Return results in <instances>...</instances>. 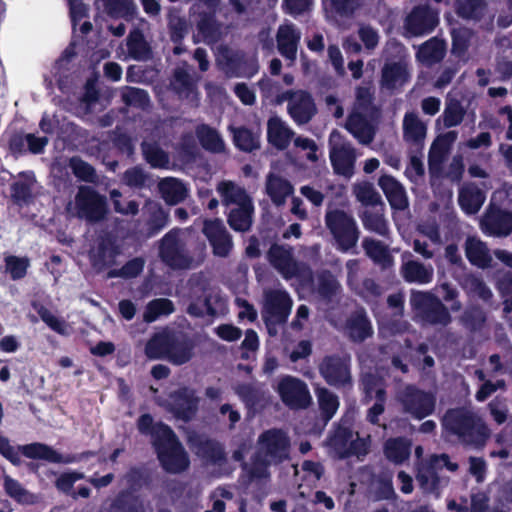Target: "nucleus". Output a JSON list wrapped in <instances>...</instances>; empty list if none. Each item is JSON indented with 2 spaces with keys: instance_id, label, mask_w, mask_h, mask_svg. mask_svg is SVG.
Listing matches in <instances>:
<instances>
[{
  "instance_id": "2f4dec72",
  "label": "nucleus",
  "mask_w": 512,
  "mask_h": 512,
  "mask_svg": "<svg viewBox=\"0 0 512 512\" xmlns=\"http://www.w3.org/2000/svg\"><path fill=\"white\" fill-rule=\"evenodd\" d=\"M401 273L405 281L409 283L428 284L433 280L434 268L420 261L409 260L402 264Z\"/></svg>"
},
{
  "instance_id": "cd10ccee",
  "label": "nucleus",
  "mask_w": 512,
  "mask_h": 512,
  "mask_svg": "<svg viewBox=\"0 0 512 512\" xmlns=\"http://www.w3.org/2000/svg\"><path fill=\"white\" fill-rule=\"evenodd\" d=\"M485 191L473 183L466 184L459 192L458 202L468 215L476 214L485 202Z\"/></svg>"
},
{
  "instance_id": "de8ad7c7",
  "label": "nucleus",
  "mask_w": 512,
  "mask_h": 512,
  "mask_svg": "<svg viewBox=\"0 0 512 512\" xmlns=\"http://www.w3.org/2000/svg\"><path fill=\"white\" fill-rule=\"evenodd\" d=\"M236 394L249 409H257L265 401V391L260 386L244 384L235 387Z\"/></svg>"
},
{
  "instance_id": "20e7f679",
  "label": "nucleus",
  "mask_w": 512,
  "mask_h": 512,
  "mask_svg": "<svg viewBox=\"0 0 512 512\" xmlns=\"http://www.w3.org/2000/svg\"><path fill=\"white\" fill-rule=\"evenodd\" d=\"M443 426L470 444L482 445L489 436L486 424L465 409L448 411L443 418Z\"/></svg>"
},
{
  "instance_id": "9b49d317",
  "label": "nucleus",
  "mask_w": 512,
  "mask_h": 512,
  "mask_svg": "<svg viewBox=\"0 0 512 512\" xmlns=\"http://www.w3.org/2000/svg\"><path fill=\"white\" fill-rule=\"evenodd\" d=\"M330 160L334 171L350 178L354 173V165L356 161L355 149L344 141L342 135L338 131H332L329 137Z\"/></svg>"
},
{
  "instance_id": "e2e57ef3",
  "label": "nucleus",
  "mask_w": 512,
  "mask_h": 512,
  "mask_svg": "<svg viewBox=\"0 0 512 512\" xmlns=\"http://www.w3.org/2000/svg\"><path fill=\"white\" fill-rule=\"evenodd\" d=\"M363 248L373 261L383 266L390 264V255L387 247L381 242L367 238L363 241Z\"/></svg>"
},
{
  "instance_id": "79ce46f5",
  "label": "nucleus",
  "mask_w": 512,
  "mask_h": 512,
  "mask_svg": "<svg viewBox=\"0 0 512 512\" xmlns=\"http://www.w3.org/2000/svg\"><path fill=\"white\" fill-rule=\"evenodd\" d=\"M363 226L366 230L385 236L388 233V224L383 217V204L367 208L361 215Z\"/></svg>"
},
{
  "instance_id": "49530a36",
  "label": "nucleus",
  "mask_w": 512,
  "mask_h": 512,
  "mask_svg": "<svg viewBox=\"0 0 512 512\" xmlns=\"http://www.w3.org/2000/svg\"><path fill=\"white\" fill-rule=\"evenodd\" d=\"M253 204L249 203L233 208L228 215L230 227L239 232H245L252 225Z\"/></svg>"
},
{
  "instance_id": "dca6fc26",
  "label": "nucleus",
  "mask_w": 512,
  "mask_h": 512,
  "mask_svg": "<svg viewBox=\"0 0 512 512\" xmlns=\"http://www.w3.org/2000/svg\"><path fill=\"white\" fill-rule=\"evenodd\" d=\"M499 204L491 203L489 209L480 220L483 233L490 236H507L512 232V213L502 210Z\"/></svg>"
},
{
  "instance_id": "2eb2a0df",
  "label": "nucleus",
  "mask_w": 512,
  "mask_h": 512,
  "mask_svg": "<svg viewBox=\"0 0 512 512\" xmlns=\"http://www.w3.org/2000/svg\"><path fill=\"white\" fill-rule=\"evenodd\" d=\"M288 101V113L297 124H305L316 112L311 96L304 91L285 92L279 102Z\"/></svg>"
},
{
  "instance_id": "1a4fd4ad",
  "label": "nucleus",
  "mask_w": 512,
  "mask_h": 512,
  "mask_svg": "<svg viewBox=\"0 0 512 512\" xmlns=\"http://www.w3.org/2000/svg\"><path fill=\"white\" fill-rule=\"evenodd\" d=\"M268 260L270 264L285 279L311 277L310 270L302 263H298L292 253V248L288 246L274 244L268 251Z\"/></svg>"
},
{
  "instance_id": "864d4df0",
  "label": "nucleus",
  "mask_w": 512,
  "mask_h": 512,
  "mask_svg": "<svg viewBox=\"0 0 512 512\" xmlns=\"http://www.w3.org/2000/svg\"><path fill=\"white\" fill-rule=\"evenodd\" d=\"M174 312V305L171 300L159 298L150 301L144 312L143 318L146 322L156 321L161 316H168Z\"/></svg>"
},
{
  "instance_id": "338daca9",
  "label": "nucleus",
  "mask_w": 512,
  "mask_h": 512,
  "mask_svg": "<svg viewBox=\"0 0 512 512\" xmlns=\"http://www.w3.org/2000/svg\"><path fill=\"white\" fill-rule=\"evenodd\" d=\"M6 272L9 273L13 280L23 278L30 265L29 259L26 257L7 256L5 257Z\"/></svg>"
},
{
  "instance_id": "b1692460",
  "label": "nucleus",
  "mask_w": 512,
  "mask_h": 512,
  "mask_svg": "<svg viewBox=\"0 0 512 512\" xmlns=\"http://www.w3.org/2000/svg\"><path fill=\"white\" fill-rule=\"evenodd\" d=\"M120 252V247L113 238H101L98 245L90 251L93 267L97 270H103L114 265Z\"/></svg>"
},
{
  "instance_id": "0eeeda50",
  "label": "nucleus",
  "mask_w": 512,
  "mask_h": 512,
  "mask_svg": "<svg viewBox=\"0 0 512 512\" xmlns=\"http://www.w3.org/2000/svg\"><path fill=\"white\" fill-rule=\"evenodd\" d=\"M325 223L336 241L338 250L347 252L356 246L359 230L351 215L343 210H331L326 213Z\"/></svg>"
},
{
  "instance_id": "6e6552de",
  "label": "nucleus",
  "mask_w": 512,
  "mask_h": 512,
  "mask_svg": "<svg viewBox=\"0 0 512 512\" xmlns=\"http://www.w3.org/2000/svg\"><path fill=\"white\" fill-rule=\"evenodd\" d=\"M410 304L424 323L446 326L451 316L444 304L428 292H413Z\"/></svg>"
},
{
  "instance_id": "a211bd4d",
  "label": "nucleus",
  "mask_w": 512,
  "mask_h": 512,
  "mask_svg": "<svg viewBox=\"0 0 512 512\" xmlns=\"http://www.w3.org/2000/svg\"><path fill=\"white\" fill-rule=\"evenodd\" d=\"M265 312L267 320L273 323H283L290 315L293 301L289 294L282 289L266 290Z\"/></svg>"
},
{
  "instance_id": "4c0bfd02",
  "label": "nucleus",
  "mask_w": 512,
  "mask_h": 512,
  "mask_svg": "<svg viewBox=\"0 0 512 512\" xmlns=\"http://www.w3.org/2000/svg\"><path fill=\"white\" fill-rule=\"evenodd\" d=\"M200 145L212 153H221L225 150V143L218 131L206 124L197 126L195 130Z\"/></svg>"
},
{
  "instance_id": "ea45409f",
  "label": "nucleus",
  "mask_w": 512,
  "mask_h": 512,
  "mask_svg": "<svg viewBox=\"0 0 512 512\" xmlns=\"http://www.w3.org/2000/svg\"><path fill=\"white\" fill-rule=\"evenodd\" d=\"M173 333L162 331L155 333L147 342L145 354L149 359H166Z\"/></svg>"
},
{
  "instance_id": "4468645a",
  "label": "nucleus",
  "mask_w": 512,
  "mask_h": 512,
  "mask_svg": "<svg viewBox=\"0 0 512 512\" xmlns=\"http://www.w3.org/2000/svg\"><path fill=\"white\" fill-rule=\"evenodd\" d=\"M159 403L165 406L177 419L188 421L197 412L199 398L194 390L181 388L172 393L167 401Z\"/></svg>"
},
{
  "instance_id": "412c9836",
  "label": "nucleus",
  "mask_w": 512,
  "mask_h": 512,
  "mask_svg": "<svg viewBox=\"0 0 512 512\" xmlns=\"http://www.w3.org/2000/svg\"><path fill=\"white\" fill-rule=\"evenodd\" d=\"M301 31L292 23H282L276 32V43L279 53L288 61H295Z\"/></svg>"
},
{
  "instance_id": "8fccbe9b",
  "label": "nucleus",
  "mask_w": 512,
  "mask_h": 512,
  "mask_svg": "<svg viewBox=\"0 0 512 512\" xmlns=\"http://www.w3.org/2000/svg\"><path fill=\"white\" fill-rule=\"evenodd\" d=\"M485 0H457L456 13L459 17L467 20H480L485 12Z\"/></svg>"
},
{
  "instance_id": "ddd939ff",
  "label": "nucleus",
  "mask_w": 512,
  "mask_h": 512,
  "mask_svg": "<svg viewBox=\"0 0 512 512\" xmlns=\"http://www.w3.org/2000/svg\"><path fill=\"white\" fill-rule=\"evenodd\" d=\"M398 399L404 411L416 419L425 418L435 408V397L431 393L418 390L413 386H408L400 392Z\"/></svg>"
},
{
  "instance_id": "774afa93",
  "label": "nucleus",
  "mask_w": 512,
  "mask_h": 512,
  "mask_svg": "<svg viewBox=\"0 0 512 512\" xmlns=\"http://www.w3.org/2000/svg\"><path fill=\"white\" fill-rule=\"evenodd\" d=\"M37 312L42 321L45 322L53 331L64 336L70 334V326L66 323L65 320L58 318L43 306H41Z\"/></svg>"
},
{
  "instance_id": "aec40b11",
  "label": "nucleus",
  "mask_w": 512,
  "mask_h": 512,
  "mask_svg": "<svg viewBox=\"0 0 512 512\" xmlns=\"http://www.w3.org/2000/svg\"><path fill=\"white\" fill-rule=\"evenodd\" d=\"M203 233L209 240L213 253L219 257L229 255L233 243L221 220H207L204 222Z\"/></svg>"
},
{
  "instance_id": "c85d7f7f",
  "label": "nucleus",
  "mask_w": 512,
  "mask_h": 512,
  "mask_svg": "<svg viewBox=\"0 0 512 512\" xmlns=\"http://www.w3.org/2000/svg\"><path fill=\"white\" fill-rule=\"evenodd\" d=\"M203 297L194 299L188 306L187 312L194 317H201L205 314L214 316L222 312L225 302L218 297L207 295L204 288L201 287Z\"/></svg>"
},
{
  "instance_id": "bb28decb",
  "label": "nucleus",
  "mask_w": 512,
  "mask_h": 512,
  "mask_svg": "<svg viewBox=\"0 0 512 512\" xmlns=\"http://www.w3.org/2000/svg\"><path fill=\"white\" fill-rule=\"evenodd\" d=\"M403 139L405 142L413 145H422L427 134V125L414 112H407L404 115Z\"/></svg>"
},
{
  "instance_id": "603ef678",
  "label": "nucleus",
  "mask_w": 512,
  "mask_h": 512,
  "mask_svg": "<svg viewBox=\"0 0 512 512\" xmlns=\"http://www.w3.org/2000/svg\"><path fill=\"white\" fill-rule=\"evenodd\" d=\"M142 151L146 161L153 167L159 169H170L168 154L158 145L143 142Z\"/></svg>"
},
{
  "instance_id": "bf43d9fd",
  "label": "nucleus",
  "mask_w": 512,
  "mask_h": 512,
  "mask_svg": "<svg viewBox=\"0 0 512 512\" xmlns=\"http://www.w3.org/2000/svg\"><path fill=\"white\" fill-rule=\"evenodd\" d=\"M317 398L319 406L325 421H329L339 407L338 397L327 390L326 388H320L317 390Z\"/></svg>"
},
{
  "instance_id": "7c9ffc66",
  "label": "nucleus",
  "mask_w": 512,
  "mask_h": 512,
  "mask_svg": "<svg viewBox=\"0 0 512 512\" xmlns=\"http://www.w3.org/2000/svg\"><path fill=\"white\" fill-rule=\"evenodd\" d=\"M379 186L393 209L404 210L408 207V199L405 190L396 179L384 175L379 179Z\"/></svg>"
},
{
  "instance_id": "473e14b6",
  "label": "nucleus",
  "mask_w": 512,
  "mask_h": 512,
  "mask_svg": "<svg viewBox=\"0 0 512 512\" xmlns=\"http://www.w3.org/2000/svg\"><path fill=\"white\" fill-rule=\"evenodd\" d=\"M457 132L449 131L438 136L432 143L429 151V166L431 171L438 170L449 152L450 146L457 139Z\"/></svg>"
},
{
  "instance_id": "6ab92c4d",
  "label": "nucleus",
  "mask_w": 512,
  "mask_h": 512,
  "mask_svg": "<svg viewBox=\"0 0 512 512\" xmlns=\"http://www.w3.org/2000/svg\"><path fill=\"white\" fill-rule=\"evenodd\" d=\"M320 373L330 385L344 386L350 383L349 358L346 356L326 357L320 365Z\"/></svg>"
},
{
  "instance_id": "3c124183",
  "label": "nucleus",
  "mask_w": 512,
  "mask_h": 512,
  "mask_svg": "<svg viewBox=\"0 0 512 512\" xmlns=\"http://www.w3.org/2000/svg\"><path fill=\"white\" fill-rule=\"evenodd\" d=\"M406 66H384L382 72V85L387 89H396L408 80Z\"/></svg>"
},
{
  "instance_id": "7ed1b4c3",
  "label": "nucleus",
  "mask_w": 512,
  "mask_h": 512,
  "mask_svg": "<svg viewBox=\"0 0 512 512\" xmlns=\"http://www.w3.org/2000/svg\"><path fill=\"white\" fill-rule=\"evenodd\" d=\"M0 453L16 466L21 464L20 453L29 459L45 460L58 464L76 463L84 456V454L79 457L75 455H62L52 447L39 442L14 447L5 437H0Z\"/></svg>"
},
{
  "instance_id": "f257e3e1",
  "label": "nucleus",
  "mask_w": 512,
  "mask_h": 512,
  "mask_svg": "<svg viewBox=\"0 0 512 512\" xmlns=\"http://www.w3.org/2000/svg\"><path fill=\"white\" fill-rule=\"evenodd\" d=\"M289 452L290 440L287 434L280 429H269L258 437L256 454L244 470L251 481L267 480L270 477L269 467L288 459Z\"/></svg>"
},
{
  "instance_id": "39448f33",
  "label": "nucleus",
  "mask_w": 512,
  "mask_h": 512,
  "mask_svg": "<svg viewBox=\"0 0 512 512\" xmlns=\"http://www.w3.org/2000/svg\"><path fill=\"white\" fill-rule=\"evenodd\" d=\"M66 210L71 216L91 223L103 220L108 211L106 198L88 186L79 187L74 201L67 204Z\"/></svg>"
},
{
  "instance_id": "680f3d73",
  "label": "nucleus",
  "mask_w": 512,
  "mask_h": 512,
  "mask_svg": "<svg viewBox=\"0 0 512 512\" xmlns=\"http://www.w3.org/2000/svg\"><path fill=\"white\" fill-rule=\"evenodd\" d=\"M145 260L142 257H136L129 260L122 268L112 269L108 272V278L131 279L137 277L144 269Z\"/></svg>"
},
{
  "instance_id": "423d86ee",
  "label": "nucleus",
  "mask_w": 512,
  "mask_h": 512,
  "mask_svg": "<svg viewBox=\"0 0 512 512\" xmlns=\"http://www.w3.org/2000/svg\"><path fill=\"white\" fill-rule=\"evenodd\" d=\"M444 467L451 472L458 469V465L451 462L446 454L432 455L419 464L416 479L424 492L439 495L440 488L447 483V479L442 475Z\"/></svg>"
},
{
  "instance_id": "72a5a7b5",
  "label": "nucleus",
  "mask_w": 512,
  "mask_h": 512,
  "mask_svg": "<svg viewBox=\"0 0 512 512\" xmlns=\"http://www.w3.org/2000/svg\"><path fill=\"white\" fill-rule=\"evenodd\" d=\"M266 192L275 205L281 206L286 202L287 197L293 194L294 187L288 180L269 174L266 180Z\"/></svg>"
},
{
  "instance_id": "393cba45",
  "label": "nucleus",
  "mask_w": 512,
  "mask_h": 512,
  "mask_svg": "<svg viewBox=\"0 0 512 512\" xmlns=\"http://www.w3.org/2000/svg\"><path fill=\"white\" fill-rule=\"evenodd\" d=\"M465 255L468 261L481 269L491 266L493 257L485 242L476 236L467 237L464 244Z\"/></svg>"
},
{
  "instance_id": "4be33fe9",
  "label": "nucleus",
  "mask_w": 512,
  "mask_h": 512,
  "mask_svg": "<svg viewBox=\"0 0 512 512\" xmlns=\"http://www.w3.org/2000/svg\"><path fill=\"white\" fill-rule=\"evenodd\" d=\"M374 113L353 111L346 122V129L362 144H369L375 135V129L369 118Z\"/></svg>"
},
{
  "instance_id": "5701e85b",
  "label": "nucleus",
  "mask_w": 512,
  "mask_h": 512,
  "mask_svg": "<svg viewBox=\"0 0 512 512\" xmlns=\"http://www.w3.org/2000/svg\"><path fill=\"white\" fill-rule=\"evenodd\" d=\"M363 390L366 394V397L377 399V402L370 408L368 412V419L371 423L375 424L378 421V417L384 411V387L382 380L373 374H365L362 378Z\"/></svg>"
},
{
  "instance_id": "6e6d98bb",
  "label": "nucleus",
  "mask_w": 512,
  "mask_h": 512,
  "mask_svg": "<svg viewBox=\"0 0 512 512\" xmlns=\"http://www.w3.org/2000/svg\"><path fill=\"white\" fill-rule=\"evenodd\" d=\"M197 30L202 39L207 43L215 42L219 35V27L212 13H204L200 15L197 22Z\"/></svg>"
},
{
  "instance_id": "37998d69",
  "label": "nucleus",
  "mask_w": 512,
  "mask_h": 512,
  "mask_svg": "<svg viewBox=\"0 0 512 512\" xmlns=\"http://www.w3.org/2000/svg\"><path fill=\"white\" fill-rule=\"evenodd\" d=\"M193 345L173 334L171 345L166 355V360L174 365H181L188 362L192 357Z\"/></svg>"
},
{
  "instance_id": "f3484780",
  "label": "nucleus",
  "mask_w": 512,
  "mask_h": 512,
  "mask_svg": "<svg viewBox=\"0 0 512 512\" xmlns=\"http://www.w3.org/2000/svg\"><path fill=\"white\" fill-rule=\"evenodd\" d=\"M282 401L291 408H305L310 404L308 388L301 380L286 376L278 384Z\"/></svg>"
},
{
  "instance_id": "0e129e2a",
  "label": "nucleus",
  "mask_w": 512,
  "mask_h": 512,
  "mask_svg": "<svg viewBox=\"0 0 512 512\" xmlns=\"http://www.w3.org/2000/svg\"><path fill=\"white\" fill-rule=\"evenodd\" d=\"M465 111L458 102H451L446 105L441 118L438 122L442 121L445 128H451L459 125L464 118Z\"/></svg>"
},
{
  "instance_id": "c9c22d12",
  "label": "nucleus",
  "mask_w": 512,
  "mask_h": 512,
  "mask_svg": "<svg viewBox=\"0 0 512 512\" xmlns=\"http://www.w3.org/2000/svg\"><path fill=\"white\" fill-rule=\"evenodd\" d=\"M97 9H102L106 14L114 18H132L137 11L133 0H97Z\"/></svg>"
},
{
  "instance_id": "58836bf2",
  "label": "nucleus",
  "mask_w": 512,
  "mask_h": 512,
  "mask_svg": "<svg viewBox=\"0 0 512 512\" xmlns=\"http://www.w3.org/2000/svg\"><path fill=\"white\" fill-rule=\"evenodd\" d=\"M445 53V42L433 37L419 47L417 51V58L422 63L436 64L442 61Z\"/></svg>"
},
{
  "instance_id": "9d476101",
  "label": "nucleus",
  "mask_w": 512,
  "mask_h": 512,
  "mask_svg": "<svg viewBox=\"0 0 512 512\" xmlns=\"http://www.w3.org/2000/svg\"><path fill=\"white\" fill-rule=\"evenodd\" d=\"M180 230L168 232L161 240L159 254L163 262L172 268L187 269L193 266Z\"/></svg>"
},
{
  "instance_id": "a878e982",
  "label": "nucleus",
  "mask_w": 512,
  "mask_h": 512,
  "mask_svg": "<svg viewBox=\"0 0 512 512\" xmlns=\"http://www.w3.org/2000/svg\"><path fill=\"white\" fill-rule=\"evenodd\" d=\"M294 135L287 123L278 116H272L267 122V138L269 143L279 150L286 149Z\"/></svg>"
},
{
  "instance_id": "c03bdc74",
  "label": "nucleus",
  "mask_w": 512,
  "mask_h": 512,
  "mask_svg": "<svg viewBox=\"0 0 512 512\" xmlns=\"http://www.w3.org/2000/svg\"><path fill=\"white\" fill-rule=\"evenodd\" d=\"M411 452V443L404 438H394L386 441L384 453L386 458L395 463L401 464L408 459Z\"/></svg>"
},
{
  "instance_id": "052dcab7",
  "label": "nucleus",
  "mask_w": 512,
  "mask_h": 512,
  "mask_svg": "<svg viewBox=\"0 0 512 512\" xmlns=\"http://www.w3.org/2000/svg\"><path fill=\"white\" fill-rule=\"evenodd\" d=\"M168 28L171 40L178 43L187 35L189 25L185 17L173 10L168 14Z\"/></svg>"
},
{
  "instance_id": "4d7b16f0",
  "label": "nucleus",
  "mask_w": 512,
  "mask_h": 512,
  "mask_svg": "<svg viewBox=\"0 0 512 512\" xmlns=\"http://www.w3.org/2000/svg\"><path fill=\"white\" fill-rule=\"evenodd\" d=\"M145 211L149 214L148 225L152 233L159 232L167 225L168 213L158 203L149 201Z\"/></svg>"
},
{
  "instance_id": "13d9d810",
  "label": "nucleus",
  "mask_w": 512,
  "mask_h": 512,
  "mask_svg": "<svg viewBox=\"0 0 512 512\" xmlns=\"http://www.w3.org/2000/svg\"><path fill=\"white\" fill-rule=\"evenodd\" d=\"M233 140L240 150L250 152L259 147V136L246 128H230Z\"/></svg>"
},
{
  "instance_id": "c756f323",
  "label": "nucleus",
  "mask_w": 512,
  "mask_h": 512,
  "mask_svg": "<svg viewBox=\"0 0 512 512\" xmlns=\"http://www.w3.org/2000/svg\"><path fill=\"white\" fill-rule=\"evenodd\" d=\"M158 190L168 205H176L184 201L188 194L186 185L174 177L162 178L158 183Z\"/></svg>"
},
{
  "instance_id": "69168bd1",
  "label": "nucleus",
  "mask_w": 512,
  "mask_h": 512,
  "mask_svg": "<svg viewBox=\"0 0 512 512\" xmlns=\"http://www.w3.org/2000/svg\"><path fill=\"white\" fill-rule=\"evenodd\" d=\"M22 175L25 180L16 182L11 187V195L18 203L26 202L30 198L34 183V175L32 173H23Z\"/></svg>"
},
{
  "instance_id": "a19ab883",
  "label": "nucleus",
  "mask_w": 512,
  "mask_h": 512,
  "mask_svg": "<svg viewBox=\"0 0 512 512\" xmlns=\"http://www.w3.org/2000/svg\"><path fill=\"white\" fill-rule=\"evenodd\" d=\"M346 330L355 341H362L372 333V327L367 319L366 313L361 309L357 310L347 321Z\"/></svg>"
},
{
  "instance_id": "09e8293b",
  "label": "nucleus",
  "mask_w": 512,
  "mask_h": 512,
  "mask_svg": "<svg viewBox=\"0 0 512 512\" xmlns=\"http://www.w3.org/2000/svg\"><path fill=\"white\" fill-rule=\"evenodd\" d=\"M3 487L5 492L14 500L21 504H34L37 502V496L26 490L20 482L9 475L3 477Z\"/></svg>"
},
{
  "instance_id": "e433bc0d",
  "label": "nucleus",
  "mask_w": 512,
  "mask_h": 512,
  "mask_svg": "<svg viewBox=\"0 0 512 512\" xmlns=\"http://www.w3.org/2000/svg\"><path fill=\"white\" fill-rule=\"evenodd\" d=\"M353 432L346 427H338L327 439L326 445L329 453L338 458L349 456V444Z\"/></svg>"
},
{
  "instance_id": "f03ea898",
  "label": "nucleus",
  "mask_w": 512,
  "mask_h": 512,
  "mask_svg": "<svg viewBox=\"0 0 512 512\" xmlns=\"http://www.w3.org/2000/svg\"><path fill=\"white\" fill-rule=\"evenodd\" d=\"M152 442L166 471L179 473L188 468V455L169 426H156L152 432Z\"/></svg>"
},
{
  "instance_id": "5fc2aeb1",
  "label": "nucleus",
  "mask_w": 512,
  "mask_h": 512,
  "mask_svg": "<svg viewBox=\"0 0 512 512\" xmlns=\"http://www.w3.org/2000/svg\"><path fill=\"white\" fill-rule=\"evenodd\" d=\"M354 194L357 200L367 207L373 208L383 204L380 195L369 182L355 184Z\"/></svg>"
},
{
  "instance_id": "f8f14e48",
  "label": "nucleus",
  "mask_w": 512,
  "mask_h": 512,
  "mask_svg": "<svg viewBox=\"0 0 512 512\" xmlns=\"http://www.w3.org/2000/svg\"><path fill=\"white\" fill-rule=\"evenodd\" d=\"M438 23L437 11L429 5H419L407 14L403 28L407 35L418 37L431 33Z\"/></svg>"
},
{
  "instance_id": "f704fd0d",
  "label": "nucleus",
  "mask_w": 512,
  "mask_h": 512,
  "mask_svg": "<svg viewBox=\"0 0 512 512\" xmlns=\"http://www.w3.org/2000/svg\"><path fill=\"white\" fill-rule=\"evenodd\" d=\"M217 192L221 197L222 203L226 206L247 205L252 203L246 191L232 181H222L217 186Z\"/></svg>"
},
{
  "instance_id": "a18cd8bd",
  "label": "nucleus",
  "mask_w": 512,
  "mask_h": 512,
  "mask_svg": "<svg viewBox=\"0 0 512 512\" xmlns=\"http://www.w3.org/2000/svg\"><path fill=\"white\" fill-rule=\"evenodd\" d=\"M128 55L136 61H147L150 57V47L144 39L142 32L134 29L127 38Z\"/></svg>"
}]
</instances>
